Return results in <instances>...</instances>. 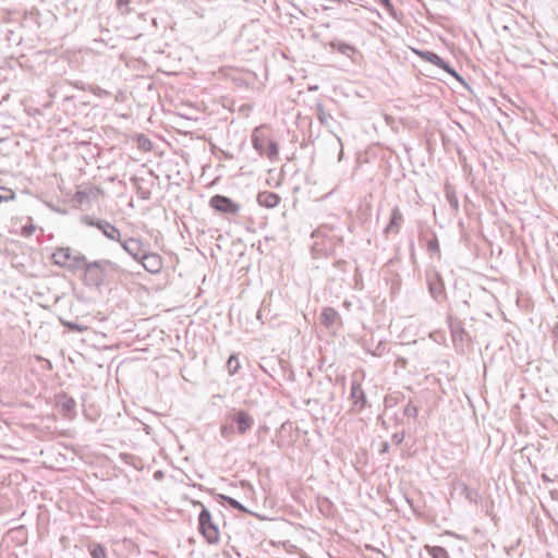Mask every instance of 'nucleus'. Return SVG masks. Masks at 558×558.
Instances as JSON below:
<instances>
[{"label": "nucleus", "instance_id": "f257e3e1", "mask_svg": "<svg viewBox=\"0 0 558 558\" xmlns=\"http://www.w3.org/2000/svg\"><path fill=\"white\" fill-rule=\"evenodd\" d=\"M121 271V267L109 259L90 262L83 275V282L88 288L100 289L108 280Z\"/></svg>", "mask_w": 558, "mask_h": 558}, {"label": "nucleus", "instance_id": "f03ea898", "mask_svg": "<svg viewBox=\"0 0 558 558\" xmlns=\"http://www.w3.org/2000/svg\"><path fill=\"white\" fill-rule=\"evenodd\" d=\"M194 505L201 507V512L198 514V530L201 534L208 544H218L220 539V533L218 526L213 521L210 511L201 501H196Z\"/></svg>", "mask_w": 558, "mask_h": 558}, {"label": "nucleus", "instance_id": "7ed1b4c3", "mask_svg": "<svg viewBox=\"0 0 558 558\" xmlns=\"http://www.w3.org/2000/svg\"><path fill=\"white\" fill-rule=\"evenodd\" d=\"M82 222L89 227H96L102 234L112 241L121 242V232L118 228L104 219H97L93 216H83Z\"/></svg>", "mask_w": 558, "mask_h": 558}, {"label": "nucleus", "instance_id": "20e7f679", "mask_svg": "<svg viewBox=\"0 0 558 558\" xmlns=\"http://www.w3.org/2000/svg\"><path fill=\"white\" fill-rule=\"evenodd\" d=\"M426 281L432 298L442 302L446 299V289L441 276L435 270H429L426 272Z\"/></svg>", "mask_w": 558, "mask_h": 558}, {"label": "nucleus", "instance_id": "39448f33", "mask_svg": "<svg viewBox=\"0 0 558 558\" xmlns=\"http://www.w3.org/2000/svg\"><path fill=\"white\" fill-rule=\"evenodd\" d=\"M210 206L220 213L236 215L240 211V205L225 195H214L209 201Z\"/></svg>", "mask_w": 558, "mask_h": 558}, {"label": "nucleus", "instance_id": "423d86ee", "mask_svg": "<svg viewBox=\"0 0 558 558\" xmlns=\"http://www.w3.org/2000/svg\"><path fill=\"white\" fill-rule=\"evenodd\" d=\"M420 56L422 57L423 60L436 65L439 69H442L444 71H446L448 74H450L452 77H454L459 82H461V83L464 82L462 76L436 52L427 50V51L420 52Z\"/></svg>", "mask_w": 558, "mask_h": 558}, {"label": "nucleus", "instance_id": "0eeeda50", "mask_svg": "<svg viewBox=\"0 0 558 558\" xmlns=\"http://www.w3.org/2000/svg\"><path fill=\"white\" fill-rule=\"evenodd\" d=\"M350 399L353 401L351 411L361 413L367 407V398L359 380L351 381Z\"/></svg>", "mask_w": 558, "mask_h": 558}, {"label": "nucleus", "instance_id": "6e6552de", "mask_svg": "<svg viewBox=\"0 0 558 558\" xmlns=\"http://www.w3.org/2000/svg\"><path fill=\"white\" fill-rule=\"evenodd\" d=\"M120 243L123 250L137 262L142 259V256H144L148 250V246L142 240L135 238H128L124 241L121 240Z\"/></svg>", "mask_w": 558, "mask_h": 558}, {"label": "nucleus", "instance_id": "1a4fd4ad", "mask_svg": "<svg viewBox=\"0 0 558 558\" xmlns=\"http://www.w3.org/2000/svg\"><path fill=\"white\" fill-rule=\"evenodd\" d=\"M448 326L450 329L452 342L454 345L460 344L461 347L464 343V340L468 336V332L464 329V324L461 319L456 316L448 315Z\"/></svg>", "mask_w": 558, "mask_h": 558}, {"label": "nucleus", "instance_id": "9d476101", "mask_svg": "<svg viewBox=\"0 0 558 558\" xmlns=\"http://www.w3.org/2000/svg\"><path fill=\"white\" fill-rule=\"evenodd\" d=\"M251 141L254 149L259 154V156H264L266 153V146L270 141L267 130L264 126L255 128L252 133Z\"/></svg>", "mask_w": 558, "mask_h": 558}, {"label": "nucleus", "instance_id": "9b49d317", "mask_svg": "<svg viewBox=\"0 0 558 558\" xmlns=\"http://www.w3.org/2000/svg\"><path fill=\"white\" fill-rule=\"evenodd\" d=\"M144 269L150 274H158L163 267L162 258L159 254L149 252L145 253L140 260Z\"/></svg>", "mask_w": 558, "mask_h": 558}, {"label": "nucleus", "instance_id": "f8f14e48", "mask_svg": "<svg viewBox=\"0 0 558 558\" xmlns=\"http://www.w3.org/2000/svg\"><path fill=\"white\" fill-rule=\"evenodd\" d=\"M232 422L236 425V430L240 435H245L254 425L253 416L244 410L236 411Z\"/></svg>", "mask_w": 558, "mask_h": 558}, {"label": "nucleus", "instance_id": "ddd939ff", "mask_svg": "<svg viewBox=\"0 0 558 558\" xmlns=\"http://www.w3.org/2000/svg\"><path fill=\"white\" fill-rule=\"evenodd\" d=\"M404 221L403 215L398 206H395L390 214V219L386 228L384 229V233L388 236L389 234H398L401 226Z\"/></svg>", "mask_w": 558, "mask_h": 558}, {"label": "nucleus", "instance_id": "4468645a", "mask_svg": "<svg viewBox=\"0 0 558 558\" xmlns=\"http://www.w3.org/2000/svg\"><path fill=\"white\" fill-rule=\"evenodd\" d=\"M280 202V196L275 192L263 191L257 194V203L265 208H275Z\"/></svg>", "mask_w": 558, "mask_h": 558}, {"label": "nucleus", "instance_id": "2eb2a0df", "mask_svg": "<svg viewBox=\"0 0 558 558\" xmlns=\"http://www.w3.org/2000/svg\"><path fill=\"white\" fill-rule=\"evenodd\" d=\"M320 323L325 327L331 328L337 323H341V317H340L339 313L333 307L326 306L322 311Z\"/></svg>", "mask_w": 558, "mask_h": 558}, {"label": "nucleus", "instance_id": "dca6fc26", "mask_svg": "<svg viewBox=\"0 0 558 558\" xmlns=\"http://www.w3.org/2000/svg\"><path fill=\"white\" fill-rule=\"evenodd\" d=\"M72 254L73 251L70 247H58L52 254L53 263L62 268H66L72 258Z\"/></svg>", "mask_w": 558, "mask_h": 558}, {"label": "nucleus", "instance_id": "f3484780", "mask_svg": "<svg viewBox=\"0 0 558 558\" xmlns=\"http://www.w3.org/2000/svg\"><path fill=\"white\" fill-rule=\"evenodd\" d=\"M90 262L87 260L86 256L83 255L80 252L73 253L72 258L66 267L70 271H76V270H86L88 264Z\"/></svg>", "mask_w": 558, "mask_h": 558}, {"label": "nucleus", "instance_id": "a211bd4d", "mask_svg": "<svg viewBox=\"0 0 558 558\" xmlns=\"http://www.w3.org/2000/svg\"><path fill=\"white\" fill-rule=\"evenodd\" d=\"M58 404L64 414H69L74 410L76 402L72 397L62 393L58 399Z\"/></svg>", "mask_w": 558, "mask_h": 558}, {"label": "nucleus", "instance_id": "6ab92c4d", "mask_svg": "<svg viewBox=\"0 0 558 558\" xmlns=\"http://www.w3.org/2000/svg\"><path fill=\"white\" fill-rule=\"evenodd\" d=\"M328 46L344 56H349L350 52L355 51V48L352 45L341 40H332L328 44Z\"/></svg>", "mask_w": 558, "mask_h": 558}, {"label": "nucleus", "instance_id": "aec40b11", "mask_svg": "<svg viewBox=\"0 0 558 558\" xmlns=\"http://www.w3.org/2000/svg\"><path fill=\"white\" fill-rule=\"evenodd\" d=\"M315 114H316L317 120L323 125H328L329 120H332V116L326 111V109L322 102H318L315 106Z\"/></svg>", "mask_w": 558, "mask_h": 558}, {"label": "nucleus", "instance_id": "412c9836", "mask_svg": "<svg viewBox=\"0 0 558 558\" xmlns=\"http://www.w3.org/2000/svg\"><path fill=\"white\" fill-rule=\"evenodd\" d=\"M425 549L432 558H450L447 549L441 546L426 545Z\"/></svg>", "mask_w": 558, "mask_h": 558}, {"label": "nucleus", "instance_id": "4be33fe9", "mask_svg": "<svg viewBox=\"0 0 558 558\" xmlns=\"http://www.w3.org/2000/svg\"><path fill=\"white\" fill-rule=\"evenodd\" d=\"M89 554L93 558H107L106 548L98 543L90 544Z\"/></svg>", "mask_w": 558, "mask_h": 558}, {"label": "nucleus", "instance_id": "5701e85b", "mask_svg": "<svg viewBox=\"0 0 558 558\" xmlns=\"http://www.w3.org/2000/svg\"><path fill=\"white\" fill-rule=\"evenodd\" d=\"M278 154H279L278 144L275 141L270 140L266 146V153L264 156H267L270 160H276L278 158Z\"/></svg>", "mask_w": 558, "mask_h": 558}, {"label": "nucleus", "instance_id": "b1692460", "mask_svg": "<svg viewBox=\"0 0 558 558\" xmlns=\"http://www.w3.org/2000/svg\"><path fill=\"white\" fill-rule=\"evenodd\" d=\"M240 367H241V365H240L238 356L235 354H232L227 361V368H228L229 375L233 376L234 374H236L239 372Z\"/></svg>", "mask_w": 558, "mask_h": 558}, {"label": "nucleus", "instance_id": "393cba45", "mask_svg": "<svg viewBox=\"0 0 558 558\" xmlns=\"http://www.w3.org/2000/svg\"><path fill=\"white\" fill-rule=\"evenodd\" d=\"M16 198V194L12 189L0 186V204L14 201Z\"/></svg>", "mask_w": 558, "mask_h": 558}, {"label": "nucleus", "instance_id": "a878e982", "mask_svg": "<svg viewBox=\"0 0 558 558\" xmlns=\"http://www.w3.org/2000/svg\"><path fill=\"white\" fill-rule=\"evenodd\" d=\"M219 498L226 501L231 508L241 512H246V508L236 499L229 497L227 495H219Z\"/></svg>", "mask_w": 558, "mask_h": 558}, {"label": "nucleus", "instance_id": "bb28decb", "mask_svg": "<svg viewBox=\"0 0 558 558\" xmlns=\"http://www.w3.org/2000/svg\"><path fill=\"white\" fill-rule=\"evenodd\" d=\"M417 413V407L413 405L411 402H409L403 410V414L409 417H415Z\"/></svg>", "mask_w": 558, "mask_h": 558}, {"label": "nucleus", "instance_id": "cd10ccee", "mask_svg": "<svg viewBox=\"0 0 558 558\" xmlns=\"http://www.w3.org/2000/svg\"><path fill=\"white\" fill-rule=\"evenodd\" d=\"M447 198H448V202L450 204V207L453 210H458L459 209V202H458V198H457L456 194L453 192L447 191Z\"/></svg>", "mask_w": 558, "mask_h": 558}, {"label": "nucleus", "instance_id": "c85d7f7f", "mask_svg": "<svg viewBox=\"0 0 558 558\" xmlns=\"http://www.w3.org/2000/svg\"><path fill=\"white\" fill-rule=\"evenodd\" d=\"M117 4L121 13L128 14L131 12V9L129 7L130 0H117Z\"/></svg>", "mask_w": 558, "mask_h": 558}, {"label": "nucleus", "instance_id": "c756f323", "mask_svg": "<svg viewBox=\"0 0 558 558\" xmlns=\"http://www.w3.org/2000/svg\"><path fill=\"white\" fill-rule=\"evenodd\" d=\"M380 2L391 16L397 17L396 9L390 0H380Z\"/></svg>", "mask_w": 558, "mask_h": 558}, {"label": "nucleus", "instance_id": "7c9ffc66", "mask_svg": "<svg viewBox=\"0 0 558 558\" xmlns=\"http://www.w3.org/2000/svg\"><path fill=\"white\" fill-rule=\"evenodd\" d=\"M35 231L36 226L29 222L22 228V235L29 238L34 234Z\"/></svg>", "mask_w": 558, "mask_h": 558}, {"label": "nucleus", "instance_id": "2f4dec72", "mask_svg": "<svg viewBox=\"0 0 558 558\" xmlns=\"http://www.w3.org/2000/svg\"><path fill=\"white\" fill-rule=\"evenodd\" d=\"M427 250L433 253L439 252V243L436 238L428 241Z\"/></svg>", "mask_w": 558, "mask_h": 558}, {"label": "nucleus", "instance_id": "473e14b6", "mask_svg": "<svg viewBox=\"0 0 558 558\" xmlns=\"http://www.w3.org/2000/svg\"><path fill=\"white\" fill-rule=\"evenodd\" d=\"M65 326H66L70 330H72V331H80V332H81V331H84V330L86 329V327H85V326L78 325V324H76V323H68V324H65Z\"/></svg>", "mask_w": 558, "mask_h": 558}, {"label": "nucleus", "instance_id": "72a5a7b5", "mask_svg": "<svg viewBox=\"0 0 558 558\" xmlns=\"http://www.w3.org/2000/svg\"><path fill=\"white\" fill-rule=\"evenodd\" d=\"M404 440V432H399V433H395L392 435V441L396 444V445H400L402 444V441Z\"/></svg>", "mask_w": 558, "mask_h": 558}, {"label": "nucleus", "instance_id": "f704fd0d", "mask_svg": "<svg viewBox=\"0 0 558 558\" xmlns=\"http://www.w3.org/2000/svg\"><path fill=\"white\" fill-rule=\"evenodd\" d=\"M465 492H466V497H468V499H470L471 501H474V502H476V501H477L478 494H477V492H476V490L465 488Z\"/></svg>", "mask_w": 558, "mask_h": 558}, {"label": "nucleus", "instance_id": "c9c22d12", "mask_svg": "<svg viewBox=\"0 0 558 558\" xmlns=\"http://www.w3.org/2000/svg\"><path fill=\"white\" fill-rule=\"evenodd\" d=\"M398 401V397H393L392 395H388L385 398V404L386 407H391L393 403Z\"/></svg>", "mask_w": 558, "mask_h": 558}, {"label": "nucleus", "instance_id": "e433bc0d", "mask_svg": "<svg viewBox=\"0 0 558 558\" xmlns=\"http://www.w3.org/2000/svg\"><path fill=\"white\" fill-rule=\"evenodd\" d=\"M333 266L340 270H344L347 262L344 259H338L333 263Z\"/></svg>", "mask_w": 558, "mask_h": 558}, {"label": "nucleus", "instance_id": "4c0bfd02", "mask_svg": "<svg viewBox=\"0 0 558 558\" xmlns=\"http://www.w3.org/2000/svg\"><path fill=\"white\" fill-rule=\"evenodd\" d=\"M389 448H390L389 442L384 441V442L381 444V448L379 449V452H380V453H386V452H388V451H389Z\"/></svg>", "mask_w": 558, "mask_h": 558}, {"label": "nucleus", "instance_id": "58836bf2", "mask_svg": "<svg viewBox=\"0 0 558 558\" xmlns=\"http://www.w3.org/2000/svg\"><path fill=\"white\" fill-rule=\"evenodd\" d=\"M229 432H230V427H228L227 425H222V426L220 427V433H221V436H222V437H227V436H228V434H229Z\"/></svg>", "mask_w": 558, "mask_h": 558}, {"label": "nucleus", "instance_id": "ea45409f", "mask_svg": "<svg viewBox=\"0 0 558 558\" xmlns=\"http://www.w3.org/2000/svg\"><path fill=\"white\" fill-rule=\"evenodd\" d=\"M149 195H150V193H149L148 191H147V192H142V193H141V198H143V199H148V198H149Z\"/></svg>", "mask_w": 558, "mask_h": 558}, {"label": "nucleus", "instance_id": "a19ab883", "mask_svg": "<svg viewBox=\"0 0 558 558\" xmlns=\"http://www.w3.org/2000/svg\"><path fill=\"white\" fill-rule=\"evenodd\" d=\"M542 478H543V481H545V482H551V480H550L546 474H543V475H542Z\"/></svg>", "mask_w": 558, "mask_h": 558}, {"label": "nucleus", "instance_id": "79ce46f5", "mask_svg": "<svg viewBox=\"0 0 558 558\" xmlns=\"http://www.w3.org/2000/svg\"><path fill=\"white\" fill-rule=\"evenodd\" d=\"M160 476H161V472L160 471L155 473V477H160Z\"/></svg>", "mask_w": 558, "mask_h": 558}, {"label": "nucleus", "instance_id": "37998d69", "mask_svg": "<svg viewBox=\"0 0 558 558\" xmlns=\"http://www.w3.org/2000/svg\"><path fill=\"white\" fill-rule=\"evenodd\" d=\"M550 495H551L553 497H554V496H556V492L551 490V492H550Z\"/></svg>", "mask_w": 558, "mask_h": 558}, {"label": "nucleus", "instance_id": "c03bdc74", "mask_svg": "<svg viewBox=\"0 0 558 558\" xmlns=\"http://www.w3.org/2000/svg\"><path fill=\"white\" fill-rule=\"evenodd\" d=\"M550 495H551L553 497H554V496H556V492L551 490V492H550Z\"/></svg>", "mask_w": 558, "mask_h": 558}]
</instances>
